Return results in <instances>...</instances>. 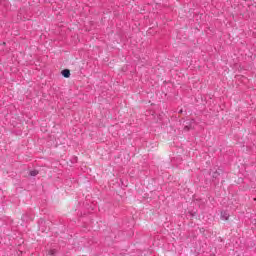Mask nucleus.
I'll use <instances>...</instances> for the list:
<instances>
[{
  "label": "nucleus",
  "instance_id": "nucleus-1",
  "mask_svg": "<svg viewBox=\"0 0 256 256\" xmlns=\"http://www.w3.org/2000/svg\"><path fill=\"white\" fill-rule=\"evenodd\" d=\"M62 75L63 77H65L66 79H69V77H71V71H69V69H64L62 71Z\"/></svg>",
  "mask_w": 256,
  "mask_h": 256
},
{
  "label": "nucleus",
  "instance_id": "nucleus-2",
  "mask_svg": "<svg viewBox=\"0 0 256 256\" xmlns=\"http://www.w3.org/2000/svg\"><path fill=\"white\" fill-rule=\"evenodd\" d=\"M221 217L223 221H227L229 219V214H227V212H222Z\"/></svg>",
  "mask_w": 256,
  "mask_h": 256
},
{
  "label": "nucleus",
  "instance_id": "nucleus-3",
  "mask_svg": "<svg viewBox=\"0 0 256 256\" xmlns=\"http://www.w3.org/2000/svg\"><path fill=\"white\" fill-rule=\"evenodd\" d=\"M29 175H30L31 177H37V175H39V171H37V170H32V171H30Z\"/></svg>",
  "mask_w": 256,
  "mask_h": 256
},
{
  "label": "nucleus",
  "instance_id": "nucleus-4",
  "mask_svg": "<svg viewBox=\"0 0 256 256\" xmlns=\"http://www.w3.org/2000/svg\"><path fill=\"white\" fill-rule=\"evenodd\" d=\"M49 255H53V250H50V251H49Z\"/></svg>",
  "mask_w": 256,
  "mask_h": 256
}]
</instances>
